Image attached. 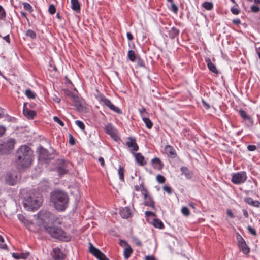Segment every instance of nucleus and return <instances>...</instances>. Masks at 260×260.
Here are the masks:
<instances>
[{
  "label": "nucleus",
  "instance_id": "1",
  "mask_svg": "<svg viewBox=\"0 0 260 260\" xmlns=\"http://www.w3.org/2000/svg\"><path fill=\"white\" fill-rule=\"evenodd\" d=\"M50 201L56 210L63 211L68 207L69 198L64 191L55 190L51 193Z\"/></svg>",
  "mask_w": 260,
  "mask_h": 260
},
{
  "label": "nucleus",
  "instance_id": "2",
  "mask_svg": "<svg viewBox=\"0 0 260 260\" xmlns=\"http://www.w3.org/2000/svg\"><path fill=\"white\" fill-rule=\"evenodd\" d=\"M16 162L22 167L30 166L32 161V151L27 146H21L17 151Z\"/></svg>",
  "mask_w": 260,
  "mask_h": 260
},
{
  "label": "nucleus",
  "instance_id": "3",
  "mask_svg": "<svg viewBox=\"0 0 260 260\" xmlns=\"http://www.w3.org/2000/svg\"><path fill=\"white\" fill-rule=\"evenodd\" d=\"M43 201L42 196L40 192L32 194L24 201V206L28 210H34L38 209Z\"/></svg>",
  "mask_w": 260,
  "mask_h": 260
},
{
  "label": "nucleus",
  "instance_id": "4",
  "mask_svg": "<svg viewBox=\"0 0 260 260\" xmlns=\"http://www.w3.org/2000/svg\"><path fill=\"white\" fill-rule=\"evenodd\" d=\"M45 229L51 237L61 240L69 241L71 239L70 236L63 231L61 228L55 226L46 227Z\"/></svg>",
  "mask_w": 260,
  "mask_h": 260
},
{
  "label": "nucleus",
  "instance_id": "5",
  "mask_svg": "<svg viewBox=\"0 0 260 260\" xmlns=\"http://www.w3.org/2000/svg\"><path fill=\"white\" fill-rule=\"evenodd\" d=\"M54 220V216L49 211H41L38 214L37 223L39 225L42 224L45 228Z\"/></svg>",
  "mask_w": 260,
  "mask_h": 260
},
{
  "label": "nucleus",
  "instance_id": "6",
  "mask_svg": "<svg viewBox=\"0 0 260 260\" xmlns=\"http://www.w3.org/2000/svg\"><path fill=\"white\" fill-rule=\"evenodd\" d=\"M15 143L14 139H8L6 142L0 144V153L2 154L9 153L13 149Z\"/></svg>",
  "mask_w": 260,
  "mask_h": 260
},
{
  "label": "nucleus",
  "instance_id": "7",
  "mask_svg": "<svg viewBox=\"0 0 260 260\" xmlns=\"http://www.w3.org/2000/svg\"><path fill=\"white\" fill-rule=\"evenodd\" d=\"M88 244L89 252L99 260H108L106 256L99 249L95 248L90 242H89Z\"/></svg>",
  "mask_w": 260,
  "mask_h": 260
},
{
  "label": "nucleus",
  "instance_id": "8",
  "mask_svg": "<svg viewBox=\"0 0 260 260\" xmlns=\"http://www.w3.org/2000/svg\"><path fill=\"white\" fill-rule=\"evenodd\" d=\"M236 237L240 250H241L244 254H248L250 252V249L244 239L238 233H237Z\"/></svg>",
  "mask_w": 260,
  "mask_h": 260
},
{
  "label": "nucleus",
  "instance_id": "9",
  "mask_svg": "<svg viewBox=\"0 0 260 260\" xmlns=\"http://www.w3.org/2000/svg\"><path fill=\"white\" fill-rule=\"evenodd\" d=\"M247 179L246 174L244 172H240L234 174L232 176V181L234 184L243 183Z\"/></svg>",
  "mask_w": 260,
  "mask_h": 260
},
{
  "label": "nucleus",
  "instance_id": "10",
  "mask_svg": "<svg viewBox=\"0 0 260 260\" xmlns=\"http://www.w3.org/2000/svg\"><path fill=\"white\" fill-rule=\"evenodd\" d=\"M99 100L111 110H113L117 113H120L121 112L119 108L115 107L108 99L102 95L100 96L99 97Z\"/></svg>",
  "mask_w": 260,
  "mask_h": 260
},
{
  "label": "nucleus",
  "instance_id": "11",
  "mask_svg": "<svg viewBox=\"0 0 260 260\" xmlns=\"http://www.w3.org/2000/svg\"><path fill=\"white\" fill-rule=\"evenodd\" d=\"M105 131L115 140L116 141L119 139L117 131L113 127L111 124L109 123L105 126Z\"/></svg>",
  "mask_w": 260,
  "mask_h": 260
},
{
  "label": "nucleus",
  "instance_id": "12",
  "mask_svg": "<svg viewBox=\"0 0 260 260\" xmlns=\"http://www.w3.org/2000/svg\"><path fill=\"white\" fill-rule=\"evenodd\" d=\"M141 191L144 198V205L145 206H150L151 207L154 208V203L152 200L151 197L148 194L147 191L143 188Z\"/></svg>",
  "mask_w": 260,
  "mask_h": 260
},
{
  "label": "nucleus",
  "instance_id": "13",
  "mask_svg": "<svg viewBox=\"0 0 260 260\" xmlns=\"http://www.w3.org/2000/svg\"><path fill=\"white\" fill-rule=\"evenodd\" d=\"M126 145L131 149V151H137L139 149L136 139L132 137H128L127 138Z\"/></svg>",
  "mask_w": 260,
  "mask_h": 260
},
{
  "label": "nucleus",
  "instance_id": "14",
  "mask_svg": "<svg viewBox=\"0 0 260 260\" xmlns=\"http://www.w3.org/2000/svg\"><path fill=\"white\" fill-rule=\"evenodd\" d=\"M51 254L55 260H62L64 258V254L59 248H54Z\"/></svg>",
  "mask_w": 260,
  "mask_h": 260
},
{
  "label": "nucleus",
  "instance_id": "15",
  "mask_svg": "<svg viewBox=\"0 0 260 260\" xmlns=\"http://www.w3.org/2000/svg\"><path fill=\"white\" fill-rule=\"evenodd\" d=\"M165 153L169 157L171 158H174L176 156V151L174 148L170 146L167 145L165 147Z\"/></svg>",
  "mask_w": 260,
  "mask_h": 260
},
{
  "label": "nucleus",
  "instance_id": "16",
  "mask_svg": "<svg viewBox=\"0 0 260 260\" xmlns=\"http://www.w3.org/2000/svg\"><path fill=\"white\" fill-rule=\"evenodd\" d=\"M16 176L12 174H8L6 176V182L10 185H13L16 182Z\"/></svg>",
  "mask_w": 260,
  "mask_h": 260
},
{
  "label": "nucleus",
  "instance_id": "17",
  "mask_svg": "<svg viewBox=\"0 0 260 260\" xmlns=\"http://www.w3.org/2000/svg\"><path fill=\"white\" fill-rule=\"evenodd\" d=\"M25 105L23 108V114L27 118L31 119L36 116V112L31 110H29L27 108H25Z\"/></svg>",
  "mask_w": 260,
  "mask_h": 260
},
{
  "label": "nucleus",
  "instance_id": "18",
  "mask_svg": "<svg viewBox=\"0 0 260 260\" xmlns=\"http://www.w3.org/2000/svg\"><path fill=\"white\" fill-rule=\"evenodd\" d=\"M120 214L121 216L123 218H128L131 216V212L129 208L128 207H125L122 208L120 210Z\"/></svg>",
  "mask_w": 260,
  "mask_h": 260
},
{
  "label": "nucleus",
  "instance_id": "19",
  "mask_svg": "<svg viewBox=\"0 0 260 260\" xmlns=\"http://www.w3.org/2000/svg\"><path fill=\"white\" fill-rule=\"evenodd\" d=\"M244 201L248 204L254 207H258L260 206V202L258 201L253 200L250 197L245 198Z\"/></svg>",
  "mask_w": 260,
  "mask_h": 260
},
{
  "label": "nucleus",
  "instance_id": "20",
  "mask_svg": "<svg viewBox=\"0 0 260 260\" xmlns=\"http://www.w3.org/2000/svg\"><path fill=\"white\" fill-rule=\"evenodd\" d=\"M71 8L76 12L79 13L80 4L78 0H71Z\"/></svg>",
  "mask_w": 260,
  "mask_h": 260
},
{
  "label": "nucleus",
  "instance_id": "21",
  "mask_svg": "<svg viewBox=\"0 0 260 260\" xmlns=\"http://www.w3.org/2000/svg\"><path fill=\"white\" fill-rule=\"evenodd\" d=\"M133 153L135 157L136 160L140 165L143 166L146 164V162L144 161V158L143 156H142L141 153Z\"/></svg>",
  "mask_w": 260,
  "mask_h": 260
},
{
  "label": "nucleus",
  "instance_id": "22",
  "mask_svg": "<svg viewBox=\"0 0 260 260\" xmlns=\"http://www.w3.org/2000/svg\"><path fill=\"white\" fill-rule=\"evenodd\" d=\"M206 62L207 63L209 69L214 73H218V70H217L215 66L211 62L209 58L206 60Z\"/></svg>",
  "mask_w": 260,
  "mask_h": 260
},
{
  "label": "nucleus",
  "instance_id": "23",
  "mask_svg": "<svg viewBox=\"0 0 260 260\" xmlns=\"http://www.w3.org/2000/svg\"><path fill=\"white\" fill-rule=\"evenodd\" d=\"M49 153L45 149L41 148L40 150L39 157L41 159L46 160L48 158Z\"/></svg>",
  "mask_w": 260,
  "mask_h": 260
},
{
  "label": "nucleus",
  "instance_id": "24",
  "mask_svg": "<svg viewBox=\"0 0 260 260\" xmlns=\"http://www.w3.org/2000/svg\"><path fill=\"white\" fill-rule=\"evenodd\" d=\"M151 162L154 168L157 169H160L162 168V164L160 159L158 158H154L152 159Z\"/></svg>",
  "mask_w": 260,
  "mask_h": 260
},
{
  "label": "nucleus",
  "instance_id": "25",
  "mask_svg": "<svg viewBox=\"0 0 260 260\" xmlns=\"http://www.w3.org/2000/svg\"><path fill=\"white\" fill-rule=\"evenodd\" d=\"M181 171L182 172V174H184L187 178L190 179L191 178L192 173L188 170L187 168L182 167L181 168Z\"/></svg>",
  "mask_w": 260,
  "mask_h": 260
},
{
  "label": "nucleus",
  "instance_id": "26",
  "mask_svg": "<svg viewBox=\"0 0 260 260\" xmlns=\"http://www.w3.org/2000/svg\"><path fill=\"white\" fill-rule=\"evenodd\" d=\"M133 252V249H132L131 246H128L127 247L124 248L123 251V254L124 258L126 259H127L131 256Z\"/></svg>",
  "mask_w": 260,
  "mask_h": 260
},
{
  "label": "nucleus",
  "instance_id": "27",
  "mask_svg": "<svg viewBox=\"0 0 260 260\" xmlns=\"http://www.w3.org/2000/svg\"><path fill=\"white\" fill-rule=\"evenodd\" d=\"M153 224L154 226L157 228L162 229L164 228L163 223L158 219H154L153 220Z\"/></svg>",
  "mask_w": 260,
  "mask_h": 260
},
{
  "label": "nucleus",
  "instance_id": "28",
  "mask_svg": "<svg viewBox=\"0 0 260 260\" xmlns=\"http://www.w3.org/2000/svg\"><path fill=\"white\" fill-rule=\"evenodd\" d=\"M142 119H143V121H144V122L145 123L146 127L148 129H150L152 128L153 123L149 118L143 117L142 118Z\"/></svg>",
  "mask_w": 260,
  "mask_h": 260
},
{
  "label": "nucleus",
  "instance_id": "29",
  "mask_svg": "<svg viewBox=\"0 0 260 260\" xmlns=\"http://www.w3.org/2000/svg\"><path fill=\"white\" fill-rule=\"evenodd\" d=\"M179 31L177 29L174 27H172L170 31V36L172 38H174L175 36L179 34Z\"/></svg>",
  "mask_w": 260,
  "mask_h": 260
},
{
  "label": "nucleus",
  "instance_id": "30",
  "mask_svg": "<svg viewBox=\"0 0 260 260\" xmlns=\"http://www.w3.org/2000/svg\"><path fill=\"white\" fill-rule=\"evenodd\" d=\"M6 15V14L5 9L0 5V21L5 19Z\"/></svg>",
  "mask_w": 260,
  "mask_h": 260
},
{
  "label": "nucleus",
  "instance_id": "31",
  "mask_svg": "<svg viewBox=\"0 0 260 260\" xmlns=\"http://www.w3.org/2000/svg\"><path fill=\"white\" fill-rule=\"evenodd\" d=\"M118 174L119 176V179L121 181L124 180V169L121 166H120L118 169Z\"/></svg>",
  "mask_w": 260,
  "mask_h": 260
},
{
  "label": "nucleus",
  "instance_id": "32",
  "mask_svg": "<svg viewBox=\"0 0 260 260\" xmlns=\"http://www.w3.org/2000/svg\"><path fill=\"white\" fill-rule=\"evenodd\" d=\"M127 55H128L129 59L132 61H134V60H135V58H136L135 52L133 50H129L128 52Z\"/></svg>",
  "mask_w": 260,
  "mask_h": 260
},
{
  "label": "nucleus",
  "instance_id": "33",
  "mask_svg": "<svg viewBox=\"0 0 260 260\" xmlns=\"http://www.w3.org/2000/svg\"><path fill=\"white\" fill-rule=\"evenodd\" d=\"M213 4L211 2H205L203 4V7L208 10H210L213 8Z\"/></svg>",
  "mask_w": 260,
  "mask_h": 260
},
{
  "label": "nucleus",
  "instance_id": "34",
  "mask_svg": "<svg viewBox=\"0 0 260 260\" xmlns=\"http://www.w3.org/2000/svg\"><path fill=\"white\" fill-rule=\"evenodd\" d=\"M25 95L30 99H34L35 97V94L30 89H27L25 91Z\"/></svg>",
  "mask_w": 260,
  "mask_h": 260
},
{
  "label": "nucleus",
  "instance_id": "35",
  "mask_svg": "<svg viewBox=\"0 0 260 260\" xmlns=\"http://www.w3.org/2000/svg\"><path fill=\"white\" fill-rule=\"evenodd\" d=\"M23 7H24V8L28 11L29 12H32L33 11V9H32V7L31 6V5L26 3V2H24L23 3Z\"/></svg>",
  "mask_w": 260,
  "mask_h": 260
},
{
  "label": "nucleus",
  "instance_id": "36",
  "mask_svg": "<svg viewBox=\"0 0 260 260\" xmlns=\"http://www.w3.org/2000/svg\"><path fill=\"white\" fill-rule=\"evenodd\" d=\"M181 213L185 216H188L190 215V211L186 207H183L181 209Z\"/></svg>",
  "mask_w": 260,
  "mask_h": 260
},
{
  "label": "nucleus",
  "instance_id": "37",
  "mask_svg": "<svg viewBox=\"0 0 260 260\" xmlns=\"http://www.w3.org/2000/svg\"><path fill=\"white\" fill-rule=\"evenodd\" d=\"M26 35L30 37L31 39H35L36 37V33L31 29H29L27 31Z\"/></svg>",
  "mask_w": 260,
  "mask_h": 260
},
{
  "label": "nucleus",
  "instance_id": "38",
  "mask_svg": "<svg viewBox=\"0 0 260 260\" xmlns=\"http://www.w3.org/2000/svg\"><path fill=\"white\" fill-rule=\"evenodd\" d=\"M4 239L0 235V248L3 249H7V246L4 243Z\"/></svg>",
  "mask_w": 260,
  "mask_h": 260
},
{
  "label": "nucleus",
  "instance_id": "39",
  "mask_svg": "<svg viewBox=\"0 0 260 260\" xmlns=\"http://www.w3.org/2000/svg\"><path fill=\"white\" fill-rule=\"evenodd\" d=\"M156 180L160 183H164L165 181V178L161 175H158L156 176Z\"/></svg>",
  "mask_w": 260,
  "mask_h": 260
},
{
  "label": "nucleus",
  "instance_id": "40",
  "mask_svg": "<svg viewBox=\"0 0 260 260\" xmlns=\"http://www.w3.org/2000/svg\"><path fill=\"white\" fill-rule=\"evenodd\" d=\"M48 11L51 14H54L56 12V8L53 5H50L49 6Z\"/></svg>",
  "mask_w": 260,
  "mask_h": 260
},
{
  "label": "nucleus",
  "instance_id": "41",
  "mask_svg": "<svg viewBox=\"0 0 260 260\" xmlns=\"http://www.w3.org/2000/svg\"><path fill=\"white\" fill-rule=\"evenodd\" d=\"M119 244L121 246L124 247V248L130 246L125 241L123 240H120Z\"/></svg>",
  "mask_w": 260,
  "mask_h": 260
},
{
  "label": "nucleus",
  "instance_id": "42",
  "mask_svg": "<svg viewBox=\"0 0 260 260\" xmlns=\"http://www.w3.org/2000/svg\"><path fill=\"white\" fill-rule=\"evenodd\" d=\"M57 171L60 174H64L67 172V170L62 167H58Z\"/></svg>",
  "mask_w": 260,
  "mask_h": 260
},
{
  "label": "nucleus",
  "instance_id": "43",
  "mask_svg": "<svg viewBox=\"0 0 260 260\" xmlns=\"http://www.w3.org/2000/svg\"><path fill=\"white\" fill-rule=\"evenodd\" d=\"M72 98L74 99L75 101V106L78 107L79 109L81 107V104L80 102L79 101H77V99L75 96L72 95Z\"/></svg>",
  "mask_w": 260,
  "mask_h": 260
},
{
  "label": "nucleus",
  "instance_id": "44",
  "mask_svg": "<svg viewBox=\"0 0 260 260\" xmlns=\"http://www.w3.org/2000/svg\"><path fill=\"white\" fill-rule=\"evenodd\" d=\"M53 120L54 121L58 123L60 126H63L64 125L63 122L57 116H54L53 117Z\"/></svg>",
  "mask_w": 260,
  "mask_h": 260
},
{
  "label": "nucleus",
  "instance_id": "45",
  "mask_svg": "<svg viewBox=\"0 0 260 260\" xmlns=\"http://www.w3.org/2000/svg\"><path fill=\"white\" fill-rule=\"evenodd\" d=\"M245 120H246V121H247L248 122V124L249 125H253V120L252 119V118L249 116H247V117L246 118H245L244 119Z\"/></svg>",
  "mask_w": 260,
  "mask_h": 260
},
{
  "label": "nucleus",
  "instance_id": "46",
  "mask_svg": "<svg viewBox=\"0 0 260 260\" xmlns=\"http://www.w3.org/2000/svg\"><path fill=\"white\" fill-rule=\"evenodd\" d=\"M245 120H246V121H247L248 122V124L249 125H253V120L252 119V118L249 116H247V117L246 118H245L244 119Z\"/></svg>",
  "mask_w": 260,
  "mask_h": 260
},
{
  "label": "nucleus",
  "instance_id": "47",
  "mask_svg": "<svg viewBox=\"0 0 260 260\" xmlns=\"http://www.w3.org/2000/svg\"><path fill=\"white\" fill-rule=\"evenodd\" d=\"M69 143L71 145H74V144H75V139H74V138L73 137V136L71 134H69Z\"/></svg>",
  "mask_w": 260,
  "mask_h": 260
},
{
  "label": "nucleus",
  "instance_id": "48",
  "mask_svg": "<svg viewBox=\"0 0 260 260\" xmlns=\"http://www.w3.org/2000/svg\"><path fill=\"white\" fill-rule=\"evenodd\" d=\"M171 9L175 13H176L178 10L177 6L174 3V2L171 3Z\"/></svg>",
  "mask_w": 260,
  "mask_h": 260
},
{
  "label": "nucleus",
  "instance_id": "49",
  "mask_svg": "<svg viewBox=\"0 0 260 260\" xmlns=\"http://www.w3.org/2000/svg\"><path fill=\"white\" fill-rule=\"evenodd\" d=\"M247 229H248V231H249V232L251 234H252L253 235H256L255 230L251 226H248Z\"/></svg>",
  "mask_w": 260,
  "mask_h": 260
},
{
  "label": "nucleus",
  "instance_id": "50",
  "mask_svg": "<svg viewBox=\"0 0 260 260\" xmlns=\"http://www.w3.org/2000/svg\"><path fill=\"white\" fill-rule=\"evenodd\" d=\"M239 114L240 115V116L243 118L244 119L245 118H246L247 117V116H248V115L246 114V113L243 111V110H240L239 111Z\"/></svg>",
  "mask_w": 260,
  "mask_h": 260
},
{
  "label": "nucleus",
  "instance_id": "51",
  "mask_svg": "<svg viewBox=\"0 0 260 260\" xmlns=\"http://www.w3.org/2000/svg\"><path fill=\"white\" fill-rule=\"evenodd\" d=\"M162 189L164 191H166L168 194L171 193V189L170 187L168 186H163Z\"/></svg>",
  "mask_w": 260,
  "mask_h": 260
},
{
  "label": "nucleus",
  "instance_id": "52",
  "mask_svg": "<svg viewBox=\"0 0 260 260\" xmlns=\"http://www.w3.org/2000/svg\"><path fill=\"white\" fill-rule=\"evenodd\" d=\"M251 9L252 11L254 12H257L259 11V8L258 6L255 5L252 6L251 7Z\"/></svg>",
  "mask_w": 260,
  "mask_h": 260
},
{
  "label": "nucleus",
  "instance_id": "53",
  "mask_svg": "<svg viewBox=\"0 0 260 260\" xmlns=\"http://www.w3.org/2000/svg\"><path fill=\"white\" fill-rule=\"evenodd\" d=\"M247 149L250 151H253L256 150V147L255 145H248Z\"/></svg>",
  "mask_w": 260,
  "mask_h": 260
},
{
  "label": "nucleus",
  "instance_id": "54",
  "mask_svg": "<svg viewBox=\"0 0 260 260\" xmlns=\"http://www.w3.org/2000/svg\"><path fill=\"white\" fill-rule=\"evenodd\" d=\"M6 132V128L3 126H0V137L2 136Z\"/></svg>",
  "mask_w": 260,
  "mask_h": 260
},
{
  "label": "nucleus",
  "instance_id": "55",
  "mask_svg": "<svg viewBox=\"0 0 260 260\" xmlns=\"http://www.w3.org/2000/svg\"><path fill=\"white\" fill-rule=\"evenodd\" d=\"M20 254V257H19V259H25L27 257L28 255V253H20L19 254Z\"/></svg>",
  "mask_w": 260,
  "mask_h": 260
},
{
  "label": "nucleus",
  "instance_id": "56",
  "mask_svg": "<svg viewBox=\"0 0 260 260\" xmlns=\"http://www.w3.org/2000/svg\"><path fill=\"white\" fill-rule=\"evenodd\" d=\"M145 215L146 216H155V214L151 212V211H146L145 212Z\"/></svg>",
  "mask_w": 260,
  "mask_h": 260
},
{
  "label": "nucleus",
  "instance_id": "57",
  "mask_svg": "<svg viewBox=\"0 0 260 260\" xmlns=\"http://www.w3.org/2000/svg\"><path fill=\"white\" fill-rule=\"evenodd\" d=\"M231 12L234 14H236V15L238 14L239 13V11L237 9L234 8H231Z\"/></svg>",
  "mask_w": 260,
  "mask_h": 260
},
{
  "label": "nucleus",
  "instance_id": "58",
  "mask_svg": "<svg viewBox=\"0 0 260 260\" xmlns=\"http://www.w3.org/2000/svg\"><path fill=\"white\" fill-rule=\"evenodd\" d=\"M202 103L206 109H208L210 108V105L204 100H202Z\"/></svg>",
  "mask_w": 260,
  "mask_h": 260
},
{
  "label": "nucleus",
  "instance_id": "59",
  "mask_svg": "<svg viewBox=\"0 0 260 260\" xmlns=\"http://www.w3.org/2000/svg\"><path fill=\"white\" fill-rule=\"evenodd\" d=\"M145 260H156L155 257L153 256L148 255L146 256L145 258Z\"/></svg>",
  "mask_w": 260,
  "mask_h": 260
},
{
  "label": "nucleus",
  "instance_id": "60",
  "mask_svg": "<svg viewBox=\"0 0 260 260\" xmlns=\"http://www.w3.org/2000/svg\"><path fill=\"white\" fill-rule=\"evenodd\" d=\"M99 161L100 162L101 164V165L102 166H104L105 165V163H104V159L103 157H100L99 158Z\"/></svg>",
  "mask_w": 260,
  "mask_h": 260
},
{
  "label": "nucleus",
  "instance_id": "61",
  "mask_svg": "<svg viewBox=\"0 0 260 260\" xmlns=\"http://www.w3.org/2000/svg\"><path fill=\"white\" fill-rule=\"evenodd\" d=\"M18 218L20 221H21V222H24V220L25 219V218L23 216V215H22L21 214H18Z\"/></svg>",
  "mask_w": 260,
  "mask_h": 260
},
{
  "label": "nucleus",
  "instance_id": "62",
  "mask_svg": "<svg viewBox=\"0 0 260 260\" xmlns=\"http://www.w3.org/2000/svg\"><path fill=\"white\" fill-rule=\"evenodd\" d=\"M12 256L15 259H19L20 254L17 253H13L12 254Z\"/></svg>",
  "mask_w": 260,
  "mask_h": 260
},
{
  "label": "nucleus",
  "instance_id": "63",
  "mask_svg": "<svg viewBox=\"0 0 260 260\" xmlns=\"http://www.w3.org/2000/svg\"><path fill=\"white\" fill-rule=\"evenodd\" d=\"M227 214L231 218H234V217L232 212L229 209L227 210Z\"/></svg>",
  "mask_w": 260,
  "mask_h": 260
},
{
  "label": "nucleus",
  "instance_id": "64",
  "mask_svg": "<svg viewBox=\"0 0 260 260\" xmlns=\"http://www.w3.org/2000/svg\"><path fill=\"white\" fill-rule=\"evenodd\" d=\"M134 241H135V244L139 246H141L142 245V243L139 240L136 239V240H135Z\"/></svg>",
  "mask_w": 260,
  "mask_h": 260
}]
</instances>
